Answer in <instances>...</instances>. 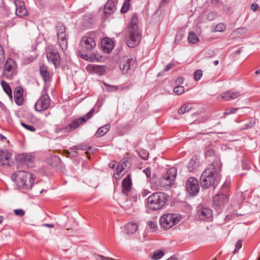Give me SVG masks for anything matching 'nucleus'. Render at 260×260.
Returning a JSON list of instances; mask_svg holds the SVG:
<instances>
[{"mask_svg": "<svg viewBox=\"0 0 260 260\" xmlns=\"http://www.w3.org/2000/svg\"><path fill=\"white\" fill-rule=\"evenodd\" d=\"M238 108H229L225 109L224 114L225 115H228L230 114H234L238 110Z\"/></svg>", "mask_w": 260, "mask_h": 260, "instance_id": "37998d69", "label": "nucleus"}, {"mask_svg": "<svg viewBox=\"0 0 260 260\" xmlns=\"http://www.w3.org/2000/svg\"><path fill=\"white\" fill-rule=\"evenodd\" d=\"M188 40L189 43L192 44L197 43L199 41L198 38L197 37L196 34L192 31L190 32L189 34Z\"/></svg>", "mask_w": 260, "mask_h": 260, "instance_id": "473e14b6", "label": "nucleus"}, {"mask_svg": "<svg viewBox=\"0 0 260 260\" xmlns=\"http://www.w3.org/2000/svg\"><path fill=\"white\" fill-rule=\"evenodd\" d=\"M94 112V109L92 108L90 111L88 112L85 115L73 119L71 123H69L67 126H66L64 128V130L66 132H72L78 127L83 123L86 122L88 121L93 115V114Z\"/></svg>", "mask_w": 260, "mask_h": 260, "instance_id": "0eeeda50", "label": "nucleus"}, {"mask_svg": "<svg viewBox=\"0 0 260 260\" xmlns=\"http://www.w3.org/2000/svg\"><path fill=\"white\" fill-rule=\"evenodd\" d=\"M197 165L194 159H191L188 164V169L190 172L193 171L197 167Z\"/></svg>", "mask_w": 260, "mask_h": 260, "instance_id": "4c0bfd02", "label": "nucleus"}, {"mask_svg": "<svg viewBox=\"0 0 260 260\" xmlns=\"http://www.w3.org/2000/svg\"><path fill=\"white\" fill-rule=\"evenodd\" d=\"M258 5L257 4L253 3V4H251V9L253 11H256V10H258Z\"/></svg>", "mask_w": 260, "mask_h": 260, "instance_id": "4d7b16f0", "label": "nucleus"}, {"mask_svg": "<svg viewBox=\"0 0 260 260\" xmlns=\"http://www.w3.org/2000/svg\"><path fill=\"white\" fill-rule=\"evenodd\" d=\"M57 31V42L62 51H65L68 47V39L66 34V26L61 23H58L56 27Z\"/></svg>", "mask_w": 260, "mask_h": 260, "instance_id": "1a4fd4ad", "label": "nucleus"}, {"mask_svg": "<svg viewBox=\"0 0 260 260\" xmlns=\"http://www.w3.org/2000/svg\"><path fill=\"white\" fill-rule=\"evenodd\" d=\"M175 66V64L174 63H170L168 64H167L166 67L163 70V72H167L169 71L170 70H171L174 66Z\"/></svg>", "mask_w": 260, "mask_h": 260, "instance_id": "864d4df0", "label": "nucleus"}, {"mask_svg": "<svg viewBox=\"0 0 260 260\" xmlns=\"http://www.w3.org/2000/svg\"><path fill=\"white\" fill-rule=\"evenodd\" d=\"M180 221L178 214L167 213L163 215L159 219L160 226L164 230L169 229Z\"/></svg>", "mask_w": 260, "mask_h": 260, "instance_id": "423d86ee", "label": "nucleus"}, {"mask_svg": "<svg viewBox=\"0 0 260 260\" xmlns=\"http://www.w3.org/2000/svg\"><path fill=\"white\" fill-rule=\"evenodd\" d=\"M14 4L16 7L15 13L18 16L23 17L28 14L24 2L21 0H15Z\"/></svg>", "mask_w": 260, "mask_h": 260, "instance_id": "6ab92c4d", "label": "nucleus"}, {"mask_svg": "<svg viewBox=\"0 0 260 260\" xmlns=\"http://www.w3.org/2000/svg\"><path fill=\"white\" fill-rule=\"evenodd\" d=\"M16 160L20 164L25 165L27 167H32L34 163V157L31 154H19L15 156Z\"/></svg>", "mask_w": 260, "mask_h": 260, "instance_id": "2eb2a0df", "label": "nucleus"}, {"mask_svg": "<svg viewBox=\"0 0 260 260\" xmlns=\"http://www.w3.org/2000/svg\"><path fill=\"white\" fill-rule=\"evenodd\" d=\"M94 256L96 260H115L113 258L105 257L102 255L95 254Z\"/></svg>", "mask_w": 260, "mask_h": 260, "instance_id": "de8ad7c7", "label": "nucleus"}, {"mask_svg": "<svg viewBox=\"0 0 260 260\" xmlns=\"http://www.w3.org/2000/svg\"><path fill=\"white\" fill-rule=\"evenodd\" d=\"M46 56L48 61L53 63L55 68H59L60 64V56L57 49L52 45L46 48Z\"/></svg>", "mask_w": 260, "mask_h": 260, "instance_id": "9d476101", "label": "nucleus"}, {"mask_svg": "<svg viewBox=\"0 0 260 260\" xmlns=\"http://www.w3.org/2000/svg\"><path fill=\"white\" fill-rule=\"evenodd\" d=\"M3 217L2 216H0V224L3 222Z\"/></svg>", "mask_w": 260, "mask_h": 260, "instance_id": "774afa93", "label": "nucleus"}, {"mask_svg": "<svg viewBox=\"0 0 260 260\" xmlns=\"http://www.w3.org/2000/svg\"><path fill=\"white\" fill-rule=\"evenodd\" d=\"M110 125L107 124L103 126L100 127L96 132L95 136L97 137H101L104 136L109 131Z\"/></svg>", "mask_w": 260, "mask_h": 260, "instance_id": "a878e982", "label": "nucleus"}, {"mask_svg": "<svg viewBox=\"0 0 260 260\" xmlns=\"http://www.w3.org/2000/svg\"><path fill=\"white\" fill-rule=\"evenodd\" d=\"M191 109L192 107L190 104H184L178 110V113L179 114H183L189 111Z\"/></svg>", "mask_w": 260, "mask_h": 260, "instance_id": "2f4dec72", "label": "nucleus"}, {"mask_svg": "<svg viewBox=\"0 0 260 260\" xmlns=\"http://www.w3.org/2000/svg\"><path fill=\"white\" fill-rule=\"evenodd\" d=\"M167 260H178V259L175 257H171L170 258H169V259H168Z\"/></svg>", "mask_w": 260, "mask_h": 260, "instance_id": "69168bd1", "label": "nucleus"}, {"mask_svg": "<svg viewBox=\"0 0 260 260\" xmlns=\"http://www.w3.org/2000/svg\"><path fill=\"white\" fill-rule=\"evenodd\" d=\"M1 85L4 91L9 96L10 99H12V92L10 85L4 81H1Z\"/></svg>", "mask_w": 260, "mask_h": 260, "instance_id": "cd10ccee", "label": "nucleus"}, {"mask_svg": "<svg viewBox=\"0 0 260 260\" xmlns=\"http://www.w3.org/2000/svg\"><path fill=\"white\" fill-rule=\"evenodd\" d=\"M218 63H219V61L217 60H216L214 61V62H213V64L215 66H217V64H218Z\"/></svg>", "mask_w": 260, "mask_h": 260, "instance_id": "0e129e2a", "label": "nucleus"}, {"mask_svg": "<svg viewBox=\"0 0 260 260\" xmlns=\"http://www.w3.org/2000/svg\"><path fill=\"white\" fill-rule=\"evenodd\" d=\"M144 173L146 174V176L148 178H150L151 176V171L149 169H146L144 170Z\"/></svg>", "mask_w": 260, "mask_h": 260, "instance_id": "13d9d810", "label": "nucleus"}, {"mask_svg": "<svg viewBox=\"0 0 260 260\" xmlns=\"http://www.w3.org/2000/svg\"><path fill=\"white\" fill-rule=\"evenodd\" d=\"M40 74L45 83L50 82L51 79V75L50 74L47 67L43 64L40 68Z\"/></svg>", "mask_w": 260, "mask_h": 260, "instance_id": "412c9836", "label": "nucleus"}, {"mask_svg": "<svg viewBox=\"0 0 260 260\" xmlns=\"http://www.w3.org/2000/svg\"><path fill=\"white\" fill-rule=\"evenodd\" d=\"M16 104L18 106H22L24 103L23 94L14 95Z\"/></svg>", "mask_w": 260, "mask_h": 260, "instance_id": "7c9ffc66", "label": "nucleus"}, {"mask_svg": "<svg viewBox=\"0 0 260 260\" xmlns=\"http://www.w3.org/2000/svg\"><path fill=\"white\" fill-rule=\"evenodd\" d=\"M23 94V89L21 86H17L14 91V95Z\"/></svg>", "mask_w": 260, "mask_h": 260, "instance_id": "09e8293b", "label": "nucleus"}, {"mask_svg": "<svg viewBox=\"0 0 260 260\" xmlns=\"http://www.w3.org/2000/svg\"><path fill=\"white\" fill-rule=\"evenodd\" d=\"M80 46L83 51H89L95 48L96 44L93 38L85 36L81 39Z\"/></svg>", "mask_w": 260, "mask_h": 260, "instance_id": "dca6fc26", "label": "nucleus"}, {"mask_svg": "<svg viewBox=\"0 0 260 260\" xmlns=\"http://www.w3.org/2000/svg\"><path fill=\"white\" fill-rule=\"evenodd\" d=\"M116 161H111L108 166L110 168H112V169H113L115 168V166H116Z\"/></svg>", "mask_w": 260, "mask_h": 260, "instance_id": "052dcab7", "label": "nucleus"}, {"mask_svg": "<svg viewBox=\"0 0 260 260\" xmlns=\"http://www.w3.org/2000/svg\"><path fill=\"white\" fill-rule=\"evenodd\" d=\"M202 76H203V73H202V70H197L194 73V80L197 81H199L201 79V78H202Z\"/></svg>", "mask_w": 260, "mask_h": 260, "instance_id": "79ce46f5", "label": "nucleus"}, {"mask_svg": "<svg viewBox=\"0 0 260 260\" xmlns=\"http://www.w3.org/2000/svg\"><path fill=\"white\" fill-rule=\"evenodd\" d=\"M177 169L174 167L170 168L167 173L159 180V184L161 187L168 188L175 182L177 176Z\"/></svg>", "mask_w": 260, "mask_h": 260, "instance_id": "6e6552de", "label": "nucleus"}, {"mask_svg": "<svg viewBox=\"0 0 260 260\" xmlns=\"http://www.w3.org/2000/svg\"><path fill=\"white\" fill-rule=\"evenodd\" d=\"M89 67L91 68L93 72L100 75L105 74L106 67L105 66L90 65Z\"/></svg>", "mask_w": 260, "mask_h": 260, "instance_id": "393cba45", "label": "nucleus"}, {"mask_svg": "<svg viewBox=\"0 0 260 260\" xmlns=\"http://www.w3.org/2000/svg\"><path fill=\"white\" fill-rule=\"evenodd\" d=\"M214 154V151L212 149H209L205 151V155L206 156H211Z\"/></svg>", "mask_w": 260, "mask_h": 260, "instance_id": "6e6d98bb", "label": "nucleus"}, {"mask_svg": "<svg viewBox=\"0 0 260 260\" xmlns=\"http://www.w3.org/2000/svg\"><path fill=\"white\" fill-rule=\"evenodd\" d=\"M241 93L233 89H231L222 93L220 95L217 97L218 100H223L224 101H230L236 99L239 97Z\"/></svg>", "mask_w": 260, "mask_h": 260, "instance_id": "a211bd4d", "label": "nucleus"}, {"mask_svg": "<svg viewBox=\"0 0 260 260\" xmlns=\"http://www.w3.org/2000/svg\"><path fill=\"white\" fill-rule=\"evenodd\" d=\"M44 225L45 226H47V227H49V228H53L54 227V225L52 224L45 223V224H44Z\"/></svg>", "mask_w": 260, "mask_h": 260, "instance_id": "e2e57ef3", "label": "nucleus"}, {"mask_svg": "<svg viewBox=\"0 0 260 260\" xmlns=\"http://www.w3.org/2000/svg\"><path fill=\"white\" fill-rule=\"evenodd\" d=\"M104 86L106 87V90L108 92H112L116 91L118 89V86L116 85H110L107 83H104Z\"/></svg>", "mask_w": 260, "mask_h": 260, "instance_id": "58836bf2", "label": "nucleus"}, {"mask_svg": "<svg viewBox=\"0 0 260 260\" xmlns=\"http://www.w3.org/2000/svg\"><path fill=\"white\" fill-rule=\"evenodd\" d=\"M137 229L138 225L136 223L129 222L124 226V232L126 234L131 235L134 234Z\"/></svg>", "mask_w": 260, "mask_h": 260, "instance_id": "5701e85b", "label": "nucleus"}, {"mask_svg": "<svg viewBox=\"0 0 260 260\" xmlns=\"http://www.w3.org/2000/svg\"><path fill=\"white\" fill-rule=\"evenodd\" d=\"M167 201V196L165 193H153L147 198V207L151 210H158L165 205Z\"/></svg>", "mask_w": 260, "mask_h": 260, "instance_id": "20e7f679", "label": "nucleus"}, {"mask_svg": "<svg viewBox=\"0 0 260 260\" xmlns=\"http://www.w3.org/2000/svg\"><path fill=\"white\" fill-rule=\"evenodd\" d=\"M147 228L150 230L151 232H155L157 229V222L154 220H149L147 222Z\"/></svg>", "mask_w": 260, "mask_h": 260, "instance_id": "c756f323", "label": "nucleus"}, {"mask_svg": "<svg viewBox=\"0 0 260 260\" xmlns=\"http://www.w3.org/2000/svg\"><path fill=\"white\" fill-rule=\"evenodd\" d=\"M184 91V87L182 86H177L174 88V92L178 95L181 94Z\"/></svg>", "mask_w": 260, "mask_h": 260, "instance_id": "c03bdc74", "label": "nucleus"}, {"mask_svg": "<svg viewBox=\"0 0 260 260\" xmlns=\"http://www.w3.org/2000/svg\"><path fill=\"white\" fill-rule=\"evenodd\" d=\"M11 154L10 153L7 151L5 150H1L0 151V165L1 166H10V158H11Z\"/></svg>", "mask_w": 260, "mask_h": 260, "instance_id": "aec40b11", "label": "nucleus"}, {"mask_svg": "<svg viewBox=\"0 0 260 260\" xmlns=\"http://www.w3.org/2000/svg\"><path fill=\"white\" fill-rule=\"evenodd\" d=\"M256 124V119L254 118H250L247 119L242 129H248L253 127Z\"/></svg>", "mask_w": 260, "mask_h": 260, "instance_id": "bb28decb", "label": "nucleus"}, {"mask_svg": "<svg viewBox=\"0 0 260 260\" xmlns=\"http://www.w3.org/2000/svg\"><path fill=\"white\" fill-rule=\"evenodd\" d=\"M136 59L133 57H124L121 60L120 68L123 74H131L136 68Z\"/></svg>", "mask_w": 260, "mask_h": 260, "instance_id": "9b49d317", "label": "nucleus"}, {"mask_svg": "<svg viewBox=\"0 0 260 260\" xmlns=\"http://www.w3.org/2000/svg\"><path fill=\"white\" fill-rule=\"evenodd\" d=\"M229 200V196L223 193H219L215 195L213 199V204L216 210L222 209Z\"/></svg>", "mask_w": 260, "mask_h": 260, "instance_id": "f8f14e48", "label": "nucleus"}, {"mask_svg": "<svg viewBox=\"0 0 260 260\" xmlns=\"http://www.w3.org/2000/svg\"><path fill=\"white\" fill-rule=\"evenodd\" d=\"M129 1L130 0H125L120 10L122 13H126L128 11L130 7Z\"/></svg>", "mask_w": 260, "mask_h": 260, "instance_id": "f704fd0d", "label": "nucleus"}, {"mask_svg": "<svg viewBox=\"0 0 260 260\" xmlns=\"http://www.w3.org/2000/svg\"><path fill=\"white\" fill-rule=\"evenodd\" d=\"M138 18L136 14H134L131 20V26L128 28L126 36V44L129 48H134L138 45L141 40V32L138 29Z\"/></svg>", "mask_w": 260, "mask_h": 260, "instance_id": "f03ea898", "label": "nucleus"}, {"mask_svg": "<svg viewBox=\"0 0 260 260\" xmlns=\"http://www.w3.org/2000/svg\"><path fill=\"white\" fill-rule=\"evenodd\" d=\"M21 125H22L24 128L28 131H30L32 132H35L36 131V127L32 125L26 124L25 123L21 122L20 123Z\"/></svg>", "mask_w": 260, "mask_h": 260, "instance_id": "c9c22d12", "label": "nucleus"}, {"mask_svg": "<svg viewBox=\"0 0 260 260\" xmlns=\"http://www.w3.org/2000/svg\"><path fill=\"white\" fill-rule=\"evenodd\" d=\"M216 16V15L215 12H211L208 14L207 18L209 20H212L215 18Z\"/></svg>", "mask_w": 260, "mask_h": 260, "instance_id": "5fc2aeb1", "label": "nucleus"}, {"mask_svg": "<svg viewBox=\"0 0 260 260\" xmlns=\"http://www.w3.org/2000/svg\"><path fill=\"white\" fill-rule=\"evenodd\" d=\"M255 74H260V69H258L255 72Z\"/></svg>", "mask_w": 260, "mask_h": 260, "instance_id": "338daca9", "label": "nucleus"}, {"mask_svg": "<svg viewBox=\"0 0 260 260\" xmlns=\"http://www.w3.org/2000/svg\"><path fill=\"white\" fill-rule=\"evenodd\" d=\"M170 0H161L160 2V5L168 3ZM161 6H159V8Z\"/></svg>", "mask_w": 260, "mask_h": 260, "instance_id": "680f3d73", "label": "nucleus"}, {"mask_svg": "<svg viewBox=\"0 0 260 260\" xmlns=\"http://www.w3.org/2000/svg\"><path fill=\"white\" fill-rule=\"evenodd\" d=\"M165 253L162 250H158L151 256V258L153 260H157L160 259L164 255Z\"/></svg>", "mask_w": 260, "mask_h": 260, "instance_id": "72a5a7b5", "label": "nucleus"}, {"mask_svg": "<svg viewBox=\"0 0 260 260\" xmlns=\"http://www.w3.org/2000/svg\"><path fill=\"white\" fill-rule=\"evenodd\" d=\"M17 64L12 58H8L3 68V75L7 79L11 80L17 73Z\"/></svg>", "mask_w": 260, "mask_h": 260, "instance_id": "39448f33", "label": "nucleus"}, {"mask_svg": "<svg viewBox=\"0 0 260 260\" xmlns=\"http://www.w3.org/2000/svg\"><path fill=\"white\" fill-rule=\"evenodd\" d=\"M90 148V147L85 143L80 144L79 145L74 146V149H76L77 150H88Z\"/></svg>", "mask_w": 260, "mask_h": 260, "instance_id": "e433bc0d", "label": "nucleus"}, {"mask_svg": "<svg viewBox=\"0 0 260 260\" xmlns=\"http://www.w3.org/2000/svg\"><path fill=\"white\" fill-rule=\"evenodd\" d=\"M230 183L231 182L230 181H225L221 188V192L220 193H223L226 194V192L228 191V188Z\"/></svg>", "mask_w": 260, "mask_h": 260, "instance_id": "a19ab883", "label": "nucleus"}, {"mask_svg": "<svg viewBox=\"0 0 260 260\" xmlns=\"http://www.w3.org/2000/svg\"><path fill=\"white\" fill-rule=\"evenodd\" d=\"M69 154L71 157H76L78 155V152L76 149H74V146L70 148L69 150Z\"/></svg>", "mask_w": 260, "mask_h": 260, "instance_id": "49530a36", "label": "nucleus"}, {"mask_svg": "<svg viewBox=\"0 0 260 260\" xmlns=\"http://www.w3.org/2000/svg\"><path fill=\"white\" fill-rule=\"evenodd\" d=\"M226 26L223 23H218L215 27V31L223 32L225 30Z\"/></svg>", "mask_w": 260, "mask_h": 260, "instance_id": "ea45409f", "label": "nucleus"}, {"mask_svg": "<svg viewBox=\"0 0 260 260\" xmlns=\"http://www.w3.org/2000/svg\"><path fill=\"white\" fill-rule=\"evenodd\" d=\"M5 59V51L2 47L0 44V64L4 62Z\"/></svg>", "mask_w": 260, "mask_h": 260, "instance_id": "8fccbe9b", "label": "nucleus"}, {"mask_svg": "<svg viewBox=\"0 0 260 260\" xmlns=\"http://www.w3.org/2000/svg\"><path fill=\"white\" fill-rule=\"evenodd\" d=\"M128 161L125 159H122L121 160V164L118 165L116 169V175H118V177H120V175L122 171L124 169V166H126V163Z\"/></svg>", "mask_w": 260, "mask_h": 260, "instance_id": "c85d7f7f", "label": "nucleus"}, {"mask_svg": "<svg viewBox=\"0 0 260 260\" xmlns=\"http://www.w3.org/2000/svg\"><path fill=\"white\" fill-rule=\"evenodd\" d=\"M200 189L198 180L194 177H190L186 182L187 192L192 196H196Z\"/></svg>", "mask_w": 260, "mask_h": 260, "instance_id": "4468645a", "label": "nucleus"}, {"mask_svg": "<svg viewBox=\"0 0 260 260\" xmlns=\"http://www.w3.org/2000/svg\"><path fill=\"white\" fill-rule=\"evenodd\" d=\"M242 240H239L236 244L235 248L233 251V253H236L238 250L242 247Z\"/></svg>", "mask_w": 260, "mask_h": 260, "instance_id": "a18cd8bd", "label": "nucleus"}, {"mask_svg": "<svg viewBox=\"0 0 260 260\" xmlns=\"http://www.w3.org/2000/svg\"><path fill=\"white\" fill-rule=\"evenodd\" d=\"M182 36L183 35L182 34H177L175 38V42L177 41H180L181 40Z\"/></svg>", "mask_w": 260, "mask_h": 260, "instance_id": "bf43d9fd", "label": "nucleus"}, {"mask_svg": "<svg viewBox=\"0 0 260 260\" xmlns=\"http://www.w3.org/2000/svg\"><path fill=\"white\" fill-rule=\"evenodd\" d=\"M115 10V3L113 0H109L104 8V12L109 15L112 14Z\"/></svg>", "mask_w": 260, "mask_h": 260, "instance_id": "b1692460", "label": "nucleus"}, {"mask_svg": "<svg viewBox=\"0 0 260 260\" xmlns=\"http://www.w3.org/2000/svg\"><path fill=\"white\" fill-rule=\"evenodd\" d=\"M14 212L16 215L20 217L24 216L25 214L24 211L21 209H15Z\"/></svg>", "mask_w": 260, "mask_h": 260, "instance_id": "3c124183", "label": "nucleus"}, {"mask_svg": "<svg viewBox=\"0 0 260 260\" xmlns=\"http://www.w3.org/2000/svg\"><path fill=\"white\" fill-rule=\"evenodd\" d=\"M219 169L212 164L202 173L200 177V184L204 188H209L220 180Z\"/></svg>", "mask_w": 260, "mask_h": 260, "instance_id": "f257e3e1", "label": "nucleus"}, {"mask_svg": "<svg viewBox=\"0 0 260 260\" xmlns=\"http://www.w3.org/2000/svg\"><path fill=\"white\" fill-rule=\"evenodd\" d=\"M197 215L201 220L208 219L210 220L212 218V212L210 209L203 207L198 206L197 211Z\"/></svg>", "mask_w": 260, "mask_h": 260, "instance_id": "f3484780", "label": "nucleus"}, {"mask_svg": "<svg viewBox=\"0 0 260 260\" xmlns=\"http://www.w3.org/2000/svg\"><path fill=\"white\" fill-rule=\"evenodd\" d=\"M12 177L19 188L30 189L32 187L35 176L25 171H18L15 172Z\"/></svg>", "mask_w": 260, "mask_h": 260, "instance_id": "7ed1b4c3", "label": "nucleus"}, {"mask_svg": "<svg viewBox=\"0 0 260 260\" xmlns=\"http://www.w3.org/2000/svg\"><path fill=\"white\" fill-rule=\"evenodd\" d=\"M132 184L131 175H128L122 183V192L124 194H127L128 192L130 191L132 189Z\"/></svg>", "mask_w": 260, "mask_h": 260, "instance_id": "4be33fe9", "label": "nucleus"}, {"mask_svg": "<svg viewBox=\"0 0 260 260\" xmlns=\"http://www.w3.org/2000/svg\"><path fill=\"white\" fill-rule=\"evenodd\" d=\"M50 104L49 96L47 94H42L36 102L35 108L38 112H42L47 109Z\"/></svg>", "mask_w": 260, "mask_h": 260, "instance_id": "ddd939ff", "label": "nucleus"}, {"mask_svg": "<svg viewBox=\"0 0 260 260\" xmlns=\"http://www.w3.org/2000/svg\"><path fill=\"white\" fill-rule=\"evenodd\" d=\"M242 166L243 169H244V170H249V169L250 168V165L249 164V163L248 162H247L245 160L242 161Z\"/></svg>", "mask_w": 260, "mask_h": 260, "instance_id": "603ef678", "label": "nucleus"}]
</instances>
